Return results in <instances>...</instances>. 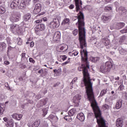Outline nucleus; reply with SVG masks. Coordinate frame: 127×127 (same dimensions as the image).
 I'll return each instance as SVG.
<instances>
[{
  "mask_svg": "<svg viewBox=\"0 0 127 127\" xmlns=\"http://www.w3.org/2000/svg\"><path fill=\"white\" fill-rule=\"evenodd\" d=\"M78 27L79 40L81 50L80 51V56L81 57V62L82 64L81 66L78 67V71L81 72L82 71L83 81L86 87V93L87 96V99H91L95 97L94 91H93V83L91 82L92 79L90 78V74L88 72V69H90V64L88 61V52L83 49L84 47H87L86 43V30H85V22L84 19H78Z\"/></svg>",
  "mask_w": 127,
  "mask_h": 127,
  "instance_id": "nucleus-1",
  "label": "nucleus"
},
{
  "mask_svg": "<svg viewBox=\"0 0 127 127\" xmlns=\"http://www.w3.org/2000/svg\"><path fill=\"white\" fill-rule=\"evenodd\" d=\"M114 66V64L111 61H107L105 64H101L100 66V71L102 73H109L111 71V69Z\"/></svg>",
  "mask_w": 127,
  "mask_h": 127,
  "instance_id": "nucleus-2",
  "label": "nucleus"
},
{
  "mask_svg": "<svg viewBox=\"0 0 127 127\" xmlns=\"http://www.w3.org/2000/svg\"><path fill=\"white\" fill-rule=\"evenodd\" d=\"M49 27L50 28H52V29H55V28H57L59 26V19L58 18L56 17L54 18L49 24Z\"/></svg>",
  "mask_w": 127,
  "mask_h": 127,
  "instance_id": "nucleus-3",
  "label": "nucleus"
},
{
  "mask_svg": "<svg viewBox=\"0 0 127 127\" xmlns=\"http://www.w3.org/2000/svg\"><path fill=\"white\" fill-rule=\"evenodd\" d=\"M19 19H20V14L19 13H15L10 17L11 22H17V21H19Z\"/></svg>",
  "mask_w": 127,
  "mask_h": 127,
  "instance_id": "nucleus-4",
  "label": "nucleus"
},
{
  "mask_svg": "<svg viewBox=\"0 0 127 127\" xmlns=\"http://www.w3.org/2000/svg\"><path fill=\"white\" fill-rule=\"evenodd\" d=\"M81 95L77 94L75 95L73 99V102L74 103V107H79V104H80V100L81 99Z\"/></svg>",
  "mask_w": 127,
  "mask_h": 127,
  "instance_id": "nucleus-5",
  "label": "nucleus"
},
{
  "mask_svg": "<svg viewBox=\"0 0 127 127\" xmlns=\"http://www.w3.org/2000/svg\"><path fill=\"white\" fill-rule=\"evenodd\" d=\"M19 30V26L16 24L10 25V31L12 33H18Z\"/></svg>",
  "mask_w": 127,
  "mask_h": 127,
  "instance_id": "nucleus-6",
  "label": "nucleus"
},
{
  "mask_svg": "<svg viewBox=\"0 0 127 127\" xmlns=\"http://www.w3.org/2000/svg\"><path fill=\"white\" fill-rule=\"evenodd\" d=\"M61 38V34L60 33V32H56L53 37V41H54V42H56V41H59Z\"/></svg>",
  "mask_w": 127,
  "mask_h": 127,
  "instance_id": "nucleus-7",
  "label": "nucleus"
},
{
  "mask_svg": "<svg viewBox=\"0 0 127 127\" xmlns=\"http://www.w3.org/2000/svg\"><path fill=\"white\" fill-rule=\"evenodd\" d=\"M58 50H60V52H65L68 50V46L64 44H61L58 46Z\"/></svg>",
  "mask_w": 127,
  "mask_h": 127,
  "instance_id": "nucleus-8",
  "label": "nucleus"
},
{
  "mask_svg": "<svg viewBox=\"0 0 127 127\" xmlns=\"http://www.w3.org/2000/svg\"><path fill=\"white\" fill-rule=\"evenodd\" d=\"M41 10V4L37 3L35 5L33 10V13L34 14H38V13Z\"/></svg>",
  "mask_w": 127,
  "mask_h": 127,
  "instance_id": "nucleus-9",
  "label": "nucleus"
},
{
  "mask_svg": "<svg viewBox=\"0 0 127 127\" xmlns=\"http://www.w3.org/2000/svg\"><path fill=\"white\" fill-rule=\"evenodd\" d=\"M11 8H16L19 6V0H13L11 3Z\"/></svg>",
  "mask_w": 127,
  "mask_h": 127,
  "instance_id": "nucleus-10",
  "label": "nucleus"
},
{
  "mask_svg": "<svg viewBox=\"0 0 127 127\" xmlns=\"http://www.w3.org/2000/svg\"><path fill=\"white\" fill-rule=\"evenodd\" d=\"M26 4H27V0H21L18 6V8L23 9L26 6Z\"/></svg>",
  "mask_w": 127,
  "mask_h": 127,
  "instance_id": "nucleus-11",
  "label": "nucleus"
},
{
  "mask_svg": "<svg viewBox=\"0 0 127 127\" xmlns=\"http://www.w3.org/2000/svg\"><path fill=\"white\" fill-rule=\"evenodd\" d=\"M75 6H76V11L77 12L80 10V5H82V0H74Z\"/></svg>",
  "mask_w": 127,
  "mask_h": 127,
  "instance_id": "nucleus-12",
  "label": "nucleus"
},
{
  "mask_svg": "<svg viewBox=\"0 0 127 127\" xmlns=\"http://www.w3.org/2000/svg\"><path fill=\"white\" fill-rule=\"evenodd\" d=\"M124 124V120L122 118H118L116 121V126L117 127H122Z\"/></svg>",
  "mask_w": 127,
  "mask_h": 127,
  "instance_id": "nucleus-13",
  "label": "nucleus"
},
{
  "mask_svg": "<svg viewBox=\"0 0 127 127\" xmlns=\"http://www.w3.org/2000/svg\"><path fill=\"white\" fill-rule=\"evenodd\" d=\"M77 119H78L80 122H84L85 121V115L82 113H80L77 115Z\"/></svg>",
  "mask_w": 127,
  "mask_h": 127,
  "instance_id": "nucleus-14",
  "label": "nucleus"
},
{
  "mask_svg": "<svg viewBox=\"0 0 127 127\" xmlns=\"http://www.w3.org/2000/svg\"><path fill=\"white\" fill-rule=\"evenodd\" d=\"M12 117L13 119H15V120H17V121H20V120H21V118H22V115H18L15 113L12 115Z\"/></svg>",
  "mask_w": 127,
  "mask_h": 127,
  "instance_id": "nucleus-15",
  "label": "nucleus"
},
{
  "mask_svg": "<svg viewBox=\"0 0 127 127\" xmlns=\"http://www.w3.org/2000/svg\"><path fill=\"white\" fill-rule=\"evenodd\" d=\"M119 12L123 15H126L127 14V9L124 7H119Z\"/></svg>",
  "mask_w": 127,
  "mask_h": 127,
  "instance_id": "nucleus-16",
  "label": "nucleus"
},
{
  "mask_svg": "<svg viewBox=\"0 0 127 127\" xmlns=\"http://www.w3.org/2000/svg\"><path fill=\"white\" fill-rule=\"evenodd\" d=\"M6 48V44L4 42L0 43V51H3Z\"/></svg>",
  "mask_w": 127,
  "mask_h": 127,
  "instance_id": "nucleus-17",
  "label": "nucleus"
},
{
  "mask_svg": "<svg viewBox=\"0 0 127 127\" xmlns=\"http://www.w3.org/2000/svg\"><path fill=\"white\" fill-rule=\"evenodd\" d=\"M101 42L102 43H104V45L105 46H108V45H110V41L108 40L107 38H103L101 39Z\"/></svg>",
  "mask_w": 127,
  "mask_h": 127,
  "instance_id": "nucleus-18",
  "label": "nucleus"
},
{
  "mask_svg": "<svg viewBox=\"0 0 127 127\" xmlns=\"http://www.w3.org/2000/svg\"><path fill=\"white\" fill-rule=\"evenodd\" d=\"M46 105V100L45 99L41 100L40 103H38L37 104V107H43V106H45Z\"/></svg>",
  "mask_w": 127,
  "mask_h": 127,
  "instance_id": "nucleus-19",
  "label": "nucleus"
},
{
  "mask_svg": "<svg viewBox=\"0 0 127 127\" xmlns=\"http://www.w3.org/2000/svg\"><path fill=\"white\" fill-rule=\"evenodd\" d=\"M122 105L123 103L122 102V100L117 101L116 104V108L117 109V110H119V109H121V108H122Z\"/></svg>",
  "mask_w": 127,
  "mask_h": 127,
  "instance_id": "nucleus-20",
  "label": "nucleus"
},
{
  "mask_svg": "<svg viewBox=\"0 0 127 127\" xmlns=\"http://www.w3.org/2000/svg\"><path fill=\"white\" fill-rule=\"evenodd\" d=\"M31 17V15L30 14V13H28L25 14L23 17L24 20H25V21H27V20H29L30 19Z\"/></svg>",
  "mask_w": 127,
  "mask_h": 127,
  "instance_id": "nucleus-21",
  "label": "nucleus"
},
{
  "mask_svg": "<svg viewBox=\"0 0 127 127\" xmlns=\"http://www.w3.org/2000/svg\"><path fill=\"white\" fill-rule=\"evenodd\" d=\"M75 113H76V109L74 108L70 110L68 113V115L71 116V117H73V116H74V115H75Z\"/></svg>",
  "mask_w": 127,
  "mask_h": 127,
  "instance_id": "nucleus-22",
  "label": "nucleus"
},
{
  "mask_svg": "<svg viewBox=\"0 0 127 127\" xmlns=\"http://www.w3.org/2000/svg\"><path fill=\"white\" fill-rule=\"evenodd\" d=\"M101 18L102 20L104 21V22H105L106 21H108V20H109V19H111V16L102 15Z\"/></svg>",
  "mask_w": 127,
  "mask_h": 127,
  "instance_id": "nucleus-23",
  "label": "nucleus"
},
{
  "mask_svg": "<svg viewBox=\"0 0 127 127\" xmlns=\"http://www.w3.org/2000/svg\"><path fill=\"white\" fill-rule=\"evenodd\" d=\"M72 116L70 115H66L64 117V120L66 121V122H72Z\"/></svg>",
  "mask_w": 127,
  "mask_h": 127,
  "instance_id": "nucleus-24",
  "label": "nucleus"
},
{
  "mask_svg": "<svg viewBox=\"0 0 127 127\" xmlns=\"http://www.w3.org/2000/svg\"><path fill=\"white\" fill-rule=\"evenodd\" d=\"M50 118L52 119V122L53 123H56L58 121V118L56 116H53V115H51Z\"/></svg>",
  "mask_w": 127,
  "mask_h": 127,
  "instance_id": "nucleus-25",
  "label": "nucleus"
},
{
  "mask_svg": "<svg viewBox=\"0 0 127 127\" xmlns=\"http://www.w3.org/2000/svg\"><path fill=\"white\" fill-rule=\"evenodd\" d=\"M36 33H38L39 31H42L41 28L40 27V24L37 25L35 28Z\"/></svg>",
  "mask_w": 127,
  "mask_h": 127,
  "instance_id": "nucleus-26",
  "label": "nucleus"
},
{
  "mask_svg": "<svg viewBox=\"0 0 127 127\" xmlns=\"http://www.w3.org/2000/svg\"><path fill=\"white\" fill-rule=\"evenodd\" d=\"M68 23H70V19L69 18H64L62 24L65 25V24H68Z\"/></svg>",
  "mask_w": 127,
  "mask_h": 127,
  "instance_id": "nucleus-27",
  "label": "nucleus"
},
{
  "mask_svg": "<svg viewBox=\"0 0 127 127\" xmlns=\"http://www.w3.org/2000/svg\"><path fill=\"white\" fill-rule=\"evenodd\" d=\"M39 125H40V121L38 120L36 121L33 124H32V127H38L39 126Z\"/></svg>",
  "mask_w": 127,
  "mask_h": 127,
  "instance_id": "nucleus-28",
  "label": "nucleus"
},
{
  "mask_svg": "<svg viewBox=\"0 0 127 127\" xmlns=\"http://www.w3.org/2000/svg\"><path fill=\"white\" fill-rule=\"evenodd\" d=\"M69 54L71 56H77V55L79 54V52L76 50H74L72 52L69 53Z\"/></svg>",
  "mask_w": 127,
  "mask_h": 127,
  "instance_id": "nucleus-29",
  "label": "nucleus"
},
{
  "mask_svg": "<svg viewBox=\"0 0 127 127\" xmlns=\"http://www.w3.org/2000/svg\"><path fill=\"white\" fill-rule=\"evenodd\" d=\"M125 25L126 24L124 22H119L117 23V26H118L119 29L123 28Z\"/></svg>",
  "mask_w": 127,
  "mask_h": 127,
  "instance_id": "nucleus-30",
  "label": "nucleus"
},
{
  "mask_svg": "<svg viewBox=\"0 0 127 127\" xmlns=\"http://www.w3.org/2000/svg\"><path fill=\"white\" fill-rule=\"evenodd\" d=\"M7 124L9 127H13V125H14L12 120H10L8 122H7Z\"/></svg>",
  "mask_w": 127,
  "mask_h": 127,
  "instance_id": "nucleus-31",
  "label": "nucleus"
},
{
  "mask_svg": "<svg viewBox=\"0 0 127 127\" xmlns=\"http://www.w3.org/2000/svg\"><path fill=\"white\" fill-rule=\"evenodd\" d=\"M107 94V89H103L100 94V97H103V96H105Z\"/></svg>",
  "mask_w": 127,
  "mask_h": 127,
  "instance_id": "nucleus-32",
  "label": "nucleus"
},
{
  "mask_svg": "<svg viewBox=\"0 0 127 127\" xmlns=\"http://www.w3.org/2000/svg\"><path fill=\"white\" fill-rule=\"evenodd\" d=\"M5 12V8L0 6V14H3Z\"/></svg>",
  "mask_w": 127,
  "mask_h": 127,
  "instance_id": "nucleus-33",
  "label": "nucleus"
},
{
  "mask_svg": "<svg viewBox=\"0 0 127 127\" xmlns=\"http://www.w3.org/2000/svg\"><path fill=\"white\" fill-rule=\"evenodd\" d=\"M126 36L121 37L119 40V43H120V44H122L123 42H125V40H126Z\"/></svg>",
  "mask_w": 127,
  "mask_h": 127,
  "instance_id": "nucleus-34",
  "label": "nucleus"
},
{
  "mask_svg": "<svg viewBox=\"0 0 127 127\" xmlns=\"http://www.w3.org/2000/svg\"><path fill=\"white\" fill-rule=\"evenodd\" d=\"M100 61V57H95V58H92V62H98V61Z\"/></svg>",
  "mask_w": 127,
  "mask_h": 127,
  "instance_id": "nucleus-35",
  "label": "nucleus"
},
{
  "mask_svg": "<svg viewBox=\"0 0 127 127\" xmlns=\"http://www.w3.org/2000/svg\"><path fill=\"white\" fill-rule=\"evenodd\" d=\"M112 9H113V8H112V7H111L110 6H105L104 8V10H105L106 11H109L110 10H112Z\"/></svg>",
  "mask_w": 127,
  "mask_h": 127,
  "instance_id": "nucleus-36",
  "label": "nucleus"
},
{
  "mask_svg": "<svg viewBox=\"0 0 127 127\" xmlns=\"http://www.w3.org/2000/svg\"><path fill=\"white\" fill-rule=\"evenodd\" d=\"M78 80V77H74L72 81L70 82V85H73V84H75L76 83V82Z\"/></svg>",
  "mask_w": 127,
  "mask_h": 127,
  "instance_id": "nucleus-37",
  "label": "nucleus"
},
{
  "mask_svg": "<svg viewBox=\"0 0 127 127\" xmlns=\"http://www.w3.org/2000/svg\"><path fill=\"white\" fill-rule=\"evenodd\" d=\"M60 57L63 61H65L67 59V56L66 55H61Z\"/></svg>",
  "mask_w": 127,
  "mask_h": 127,
  "instance_id": "nucleus-38",
  "label": "nucleus"
},
{
  "mask_svg": "<svg viewBox=\"0 0 127 127\" xmlns=\"http://www.w3.org/2000/svg\"><path fill=\"white\" fill-rule=\"evenodd\" d=\"M119 52L121 54V55H124V54L126 53V51L124 50V49H121L119 50Z\"/></svg>",
  "mask_w": 127,
  "mask_h": 127,
  "instance_id": "nucleus-39",
  "label": "nucleus"
},
{
  "mask_svg": "<svg viewBox=\"0 0 127 127\" xmlns=\"http://www.w3.org/2000/svg\"><path fill=\"white\" fill-rule=\"evenodd\" d=\"M78 29H75V30H74L72 31L73 35H74V36H76V35H77V34H78Z\"/></svg>",
  "mask_w": 127,
  "mask_h": 127,
  "instance_id": "nucleus-40",
  "label": "nucleus"
},
{
  "mask_svg": "<svg viewBox=\"0 0 127 127\" xmlns=\"http://www.w3.org/2000/svg\"><path fill=\"white\" fill-rule=\"evenodd\" d=\"M40 27L42 31V30H44V29H45V25H44V24H40Z\"/></svg>",
  "mask_w": 127,
  "mask_h": 127,
  "instance_id": "nucleus-41",
  "label": "nucleus"
},
{
  "mask_svg": "<svg viewBox=\"0 0 127 127\" xmlns=\"http://www.w3.org/2000/svg\"><path fill=\"white\" fill-rule=\"evenodd\" d=\"M125 88V86H124V85L121 84L118 88V90H119L120 91H123V90H124Z\"/></svg>",
  "mask_w": 127,
  "mask_h": 127,
  "instance_id": "nucleus-42",
  "label": "nucleus"
},
{
  "mask_svg": "<svg viewBox=\"0 0 127 127\" xmlns=\"http://www.w3.org/2000/svg\"><path fill=\"white\" fill-rule=\"evenodd\" d=\"M102 109H103V110L105 111V110H107V109H109V105H108L107 104L104 105L102 106Z\"/></svg>",
  "mask_w": 127,
  "mask_h": 127,
  "instance_id": "nucleus-43",
  "label": "nucleus"
},
{
  "mask_svg": "<svg viewBox=\"0 0 127 127\" xmlns=\"http://www.w3.org/2000/svg\"><path fill=\"white\" fill-rule=\"evenodd\" d=\"M12 49H13V48L11 47V46H9L7 48V53H8V52H10V51H11V50H12Z\"/></svg>",
  "mask_w": 127,
  "mask_h": 127,
  "instance_id": "nucleus-44",
  "label": "nucleus"
},
{
  "mask_svg": "<svg viewBox=\"0 0 127 127\" xmlns=\"http://www.w3.org/2000/svg\"><path fill=\"white\" fill-rule=\"evenodd\" d=\"M0 115H2L4 112V108L0 107Z\"/></svg>",
  "mask_w": 127,
  "mask_h": 127,
  "instance_id": "nucleus-45",
  "label": "nucleus"
},
{
  "mask_svg": "<svg viewBox=\"0 0 127 127\" xmlns=\"http://www.w3.org/2000/svg\"><path fill=\"white\" fill-rule=\"evenodd\" d=\"M25 55H26V54H25V53H22L21 54V59H24L25 58Z\"/></svg>",
  "mask_w": 127,
  "mask_h": 127,
  "instance_id": "nucleus-46",
  "label": "nucleus"
},
{
  "mask_svg": "<svg viewBox=\"0 0 127 127\" xmlns=\"http://www.w3.org/2000/svg\"><path fill=\"white\" fill-rule=\"evenodd\" d=\"M121 33H127V27L121 31Z\"/></svg>",
  "mask_w": 127,
  "mask_h": 127,
  "instance_id": "nucleus-47",
  "label": "nucleus"
},
{
  "mask_svg": "<svg viewBox=\"0 0 127 127\" xmlns=\"http://www.w3.org/2000/svg\"><path fill=\"white\" fill-rule=\"evenodd\" d=\"M68 63H70V61H67L66 62L63 63L62 64V66H65V65H67V64H68Z\"/></svg>",
  "mask_w": 127,
  "mask_h": 127,
  "instance_id": "nucleus-48",
  "label": "nucleus"
},
{
  "mask_svg": "<svg viewBox=\"0 0 127 127\" xmlns=\"http://www.w3.org/2000/svg\"><path fill=\"white\" fill-rule=\"evenodd\" d=\"M29 62L31 63H34L35 62V61L32 59V58H30L29 59Z\"/></svg>",
  "mask_w": 127,
  "mask_h": 127,
  "instance_id": "nucleus-49",
  "label": "nucleus"
},
{
  "mask_svg": "<svg viewBox=\"0 0 127 127\" xmlns=\"http://www.w3.org/2000/svg\"><path fill=\"white\" fill-rule=\"evenodd\" d=\"M4 65H9L10 63L8 61H4Z\"/></svg>",
  "mask_w": 127,
  "mask_h": 127,
  "instance_id": "nucleus-50",
  "label": "nucleus"
},
{
  "mask_svg": "<svg viewBox=\"0 0 127 127\" xmlns=\"http://www.w3.org/2000/svg\"><path fill=\"white\" fill-rule=\"evenodd\" d=\"M35 22L37 24L38 23H41V22H42V20H36Z\"/></svg>",
  "mask_w": 127,
  "mask_h": 127,
  "instance_id": "nucleus-51",
  "label": "nucleus"
},
{
  "mask_svg": "<svg viewBox=\"0 0 127 127\" xmlns=\"http://www.w3.org/2000/svg\"><path fill=\"white\" fill-rule=\"evenodd\" d=\"M93 115L94 114L92 113H89L87 114V117H88V118H90V117H92V116H93Z\"/></svg>",
  "mask_w": 127,
  "mask_h": 127,
  "instance_id": "nucleus-52",
  "label": "nucleus"
},
{
  "mask_svg": "<svg viewBox=\"0 0 127 127\" xmlns=\"http://www.w3.org/2000/svg\"><path fill=\"white\" fill-rule=\"evenodd\" d=\"M34 46V42H31L30 44V47L32 48Z\"/></svg>",
  "mask_w": 127,
  "mask_h": 127,
  "instance_id": "nucleus-53",
  "label": "nucleus"
},
{
  "mask_svg": "<svg viewBox=\"0 0 127 127\" xmlns=\"http://www.w3.org/2000/svg\"><path fill=\"white\" fill-rule=\"evenodd\" d=\"M74 5L73 4H70V6H69V9H73L74 8Z\"/></svg>",
  "mask_w": 127,
  "mask_h": 127,
  "instance_id": "nucleus-54",
  "label": "nucleus"
},
{
  "mask_svg": "<svg viewBox=\"0 0 127 127\" xmlns=\"http://www.w3.org/2000/svg\"><path fill=\"white\" fill-rule=\"evenodd\" d=\"M36 99H37V100H39V99L41 98V95H38L36 96Z\"/></svg>",
  "mask_w": 127,
  "mask_h": 127,
  "instance_id": "nucleus-55",
  "label": "nucleus"
},
{
  "mask_svg": "<svg viewBox=\"0 0 127 127\" xmlns=\"http://www.w3.org/2000/svg\"><path fill=\"white\" fill-rule=\"evenodd\" d=\"M38 73L39 74H41V73H43V69H42L38 70Z\"/></svg>",
  "mask_w": 127,
  "mask_h": 127,
  "instance_id": "nucleus-56",
  "label": "nucleus"
},
{
  "mask_svg": "<svg viewBox=\"0 0 127 127\" xmlns=\"http://www.w3.org/2000/svg\"><path fill=\"white\" fill-rule=\"evenodd\" d=\"M111 0H104V1L105 2V3H109V2H110V1H111Z\"/></svg>",
  "mask_w": 127,
  "mask_h": 127,
  "instance_id": "nucleus-57",
  "label": "nucleus"
},
{
  "mask_svg": "<svg viewBox=\"0 0 127 127\" xmlns=\"http://www.w3.org/2000/svg\"><path fill=\"white\" fill-rule=\"evenodd\" d=\"M3 120L4 122H5V123H6V122H7V121H8L7 118H6V117L4 118L3 119Z\"/></svg>",
  "mask_w": 127,
  "mask_h": 127,
  "instance_id": "nucleus-58",
  "label": "nucleus"
},
{
  "mask_svg": "<svg viewBox=\"0 0 127 127\" xmlns=\"http://www.w3.org/2000/svg\"><path fill=\"white\" fill-rule=\"evenodd\" d=\"M43 21H47V20H48L47 17H45L43 18Z\"/></svg>",
  "mask_w": 127,
  "mask_h": 127,
  "instance_id": "nucleus-59",
  "label": "nucleus"
},
{
  "mask_svg": "<svg viewBox=\"0 0 127 127\" xmlns=\"http://www.w3.org/2000/svg\"><path fill=\"white\" fill-rule=\"evenodd\" d=\"M43 111L44 115H47V111H46V110H43Z\"/></svg>",
  "mask_w": 127,
  "mask_h": 127,
  "instance_id": "nucleus-60",
  "label": "nucleus"
},
{
  "mask_svg": "<svg viewBox=\"0 0 127 127\" xmlns=\"http://www.w3.org/2000/svg\"><path fill=\"white\" fill-rule=\"evenodd\" d=\"M17 44H18V45H21V44H22V41H19L17 43Z\"/></svg>",
  "mask_w": 127,
  "mask_h": 127,
  "instance_id": "nucleus-61",
  "label": "nucleus"
},
{
  "mask_svg": "<svg viewBox=\"0 0 127 127\" xmlns=\"http://www.w3.org/2000/svg\"><path fill=\"white\" fill-rule=\"evenodd\" d=\"M54 72L56 74V73H59V71L57 69H54Z\"/></svg>",
  "mask_w": 127,
  "mask_h": 127,
  "instance_id": "nucleus-62",
  "label": "nucleus"
},
{
  "mask_svg": "<svg viewBox=\"0 0 127 127\" xmlns=\"http://www.w3.org/2000/svg\"><path fill=\"white\" fill-rule=\"evenodd\" d=\"M38 1H39V0H33L34 3H36V2H38Z\"/></svg>",
  "mask_w": 127,
  "mask_h": 127,
  "instance_id": "nucleus-63",
  "label": "nucleus"
},
{
  "mask_svg": "<svg viewBox=\"0 0 127 127\" xmlns=\"http://www.w3.org/2000/svg\"><path fill=\"white\" fill-rule=\"evenodd\" d=\"M125 97H126V99H127V92H125Z\"/></svg>",
  "mask_w": 127,
  "mask_h": 127,
  "instance_id": "nucleus-64",
  "label": "nucleus"
}]
</instances>
